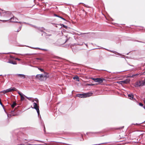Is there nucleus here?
<instances>
[{"instance_id": "f257e3e1", "label": "nucleus", "mask_w": 145, "mask_h": 145, "mask_svg": "<svg viewBox=\"0 0 145 145\" xmlns=\"http://www.w3.org/2000/svg\"><path fill=\"white\" fill-rule=\"evenodd\" d=\"M92 93H87L80 94L77 95L76 96L80 98H86L91 96L92 95Z\"/></svg>"}, {"instance_id": "f03ea898", "label": "nucleus", "mask_w": 145, "mask_h": 145, "mask_svg": "<svg viewBox=\"0 0 145 145\" xmlns=\"http://www.w3.org/2000/svg\"><path fill=\"white\" fill-rule=\"evenodd\" d=\"M14 91H16V89L15 88H10L9 89L3 91L2 92L4 93H6L12 92Z\"/></svg>"}, {"instance_id": "7ed1b4c3", "label": "nucleus", "mask_w": 145, "mask_h": 145, "mask_svg": "<svg viewBox=\"0 0 145 145\" xmlns=\"http://www.w3.org/2000/svg\"><path fill=\"white\" fill-rule=\"evenodd\" d=\"M145 85V82L142 81H138L135 84V86L138 87L142 86Z\"/></svg>"}, {"instance_id": "20e7f679", "label": "nucleus", "mask_w": 145, "mask_h": 145, "mask_svg": "<svg viewBox=\"0 0 145 145\" xmlns=\"http://www.w3.org/2000/svg\"><path fill=\"white\" fill-rule=\"evenodd\" d=\"M33 108L37 110V112L39 115L40 114L39 107L37 105V104L35 103H33Z\"/></svg>"}, {"instance_id": "39448f33", "label": "nucleus", "mask_w": 145, "mask_h": 145, "mask_svg": "<svg viewBox=\"0 0 145 145\" xmlns=\"http://www.w3.org/2000/svg\"><path fill=\"white\" fill-rule=\"evenodd\" d=\"M91 78L95 82H98L99 83H102L103 82V80L100 78Z\"/></svg>"}, {"instance_id": "423d86ee", "label": "nucleus", "mask_w": 145, "mask_h": 145, "mask_svg": "<svg viewBox=\"0 0 145 145\" xmlns=\"http://www.w3.org/2000/svg\"><path fill=\"white\" fill-rule=\"evenodd\" d=\"M130 80L128 79H127L125 80L121 81L119 82V83L120 84H127L129 82Z\"/></svg>"}, {"instance_id": "0eeeda50", "label": "nucleus", "mask_w": 145, "mask_h": 145, "mask_svg": "<svg viewBox=\"0 0 145 145\" xmlns=\"http://www.w3.org/2000/svg\"><path fill=\"white\" fill-rule=\"evenodd\" d=\"M18 93L20 95L21 97V101H23L25 99L24 97L26 96H25L23 94L21 93L19 91H18Z\"/></svg>"}, {"instance_id": "6e6552de", "label": "nucleus", "mask_w": 145, "mask_h": 145, "mask_svg": "<svg viewBox=\"0 0 145 145\" xmlns=\"http://www.w3.org/2000/svg\"><path fill=\"white\" fill-rule=\"evenodd\" d=\"M44 77V75L42 74H37L36 76V78L40 80Z\"/></svg>"}, {"instance_id": "1a4fd4ad", "label": "nucleus", "mask_w": 145, "mask_h": 145, "mask_svg": "<svg viewBox=\"0 0 145 145\" xmlns=\"http://www.w3.org/2000/svg\"><path fill=\"white\" fill-rule=\"evenodd\" d=\"M128 96L130 99H133V96L132 94H129Z\"/></svg>"}, {"instance_id": "9d476101", "label": "nucleus", "mask_w": 145, "mask_h": 145, "mask_svg": "<svg viewBox=\"0 0 145 145\" xmlns=\"http://www.w3.org/2000/svg\"><path fill=\"white\" fill-rule=\"evenodd\" d=\"M73 79L74 80L76 79L77 81H79V78L78 76H76L73 78Z\"/></svg>"}, {"instance_id": "9b49d317", "label": "nucleus", "mask_w": 145, "mask_h": 145, "mask_svg": "<svg viewBox=\"0 0 145 145\" xmlns=\"http://www.w3.org/2000/svg\"><path fill=\"white\" fill-rule=\"evenodd\" d=\"M18 76L20 77L24 78H25V76L24 74H18Z\"/></svg>"}, {"instance_id": "f8f14e48", "label": "nucleus", "mask_w": 145, "mask_h": 145, "mask_svg": "<svg viewBox=\"0 0 145 145\" xmlns=\"http://www.w3.org/2000/svg\"><path fill=\"white\" fill-rule=\"evenodd\" d=\"M16 105V103L14 102H13V104L11 105V106L12 108H13Z\"/></svg>"}, {"instance_id": "ddd939ff", "label": "nucleus", "mask_w": 145, "mask_h": 145, "mask_svg": "<svg viewBox=\"0 0 145 145\" xmlns=\"http://www.w3.org/2000/svg\"><path fill=\"white\" fill-rule=\"evenodd\" d=\"M38 69L42 72H43L44 71V70L42 69L38 68Z\"/></svg>"}, {"instance_id": "4468645a", "label": "nucleus", "mask_w": 145, "mask_h": 145, "mask_svg": "<svg viewBox=\"0 0 145 145\" xmlns=\"http://www.w3.org/2000/svg\"><path fill=\"white\" fill-rule=\"evenodd\" d=\"M10 63H11L12 64H16V63L15 62H10Z\"/></svg>"}, {"instance_id": "2eb2a0df", "label": "nucleus", "mask_w": 145, "mask_h": 145, "mask_svg": "<svg viewBox=\"0 0 145 145\" xmlns=\"http://www.w3.org/2000/svg\"><path fill=\"white\" fill-rule=\"evenodd\" d=\"M44 77L47 78L48 77V74H47L46 75H45V76H44Z\"/></svg>"}, {"instance_id": "dca6fc26", "label": "nucleus", "mask_w": 145, "mask_h": 145, "mask_svg": "<svg viewBox=\"0 0 145 145\" xmlns=\"http://www.w3.org/2000/svg\"><path fill=\"white\" fill-rule=\"evenodd\" d=\"M25 97L27 99H28V100H31V98L30 97H27L26 96H25Z\"/></svg>"}, {"instance_id": "f3484780", "label": "nucleus", "mask_w": 145, "mask_h": 145, "mask_svg": "<svg viewBox=\"0 0 145 145\" xmlns=\"http://www.w3.org/2000/svg\"><path fill=\"white\" fill-rule=\"evenodd\" d=\"M4 13H5V11H2V12H1V15L2 14H3Z\"/></svg>"}, {"instance_id": "a211bd4d", "label": "nucleus", "mask_w": 145, "mask_h": 145, "mask_svg": "<svg viewBox=\"0 0 145 145\" xmlns=\"http://www.w3.org/2000/svg\"><path fill=\"white\" fill-rule=\"evenodd\" d=\"M94 85V84H87V85H88V86H93Z\"/></svg>"}, {"instance_id": "6ab92c4d", "label": "nucleus", "mask_w": 145, "mask_h": 145, "mask_svg": "<svg viewBox=\"0 0 145 145\" xmlns=\"http://www.w3.org/2000/svg\"><path fill=\"white\" fill-rule=\"evenodd\" d=\"M139 105L140 106H143V105L141 103H140Z\"/></svg>"}, {"instance_id": "aec40b11", "label": "nucleus", "mask_w": 145, "mask_h": 145, "mask_svg": "<svg viewBox=\"0 0 145 145\" xmlns=\"http://www.w3.org/2000/svg\"><path fill=\"white\" fill-rule=\"evenodd\" d=\"M2 20V21H3V22H6V21H7V20Z\"/></svg>"}, {"instance_id": "412c9836", "label": "nucleus", "mask_w": 145, "mask_h": 145, "mask_svg": "<svg viewBox=\"0 0 145 145\" xmlns=\"http://www.w3.org/2000/svg\"><path fill=\"white\" fill-rule=\"evenodd\" d=\"M63 26L64 27H65V28H67V26H65V25H63Z\"/></svg>"}, {"instance_id": "4be33fe9", "label": "nucleus", "mask_w": 145, "mask_h": 145, "mask_svg": "<svg viewBox=\"0 0 145 145\" xmlns=\"http://www.w3.org/2000/svg\"><path fill=\"white\" fill-rule=\"evenodd\" d=\"M58 17H59V16H58ZM60 17V18H61V19H63V20H65L64 18H63L61 17Z\"/></svg>"}, {"instance_id": "5701e85b", "label": "nucleus", "mask_w": 145, "mask_h": 145, "mask_svg": "<svg viewBox=\"0 0 145 145\" xmlns=\"http://www.w3.org/2000/svg\"><path fill=\"white\" fill-rule=\"evenodd\" d=\"M136 75V74H135V75H133V76H132V77H134V76H135V75Z\"/></svg>"}, {"instance_id": "b1692460", "label": "nucleus", "mask_w": 145, "mask_h": 145, "mask_svg": "<svg viewBox=\"0 0 145 145\" xmlns=\"http://www.w3.org/2000/svg\"><path fill=\"white\" fill-rule=\"evenodd\" d=\"M16 59L18 60H20V59H18V58H17Z\"/></svg>"}]
</instances>
